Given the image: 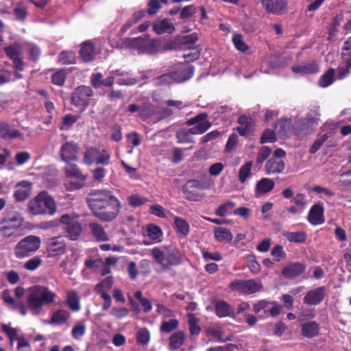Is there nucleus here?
I'll use <instances>...</instances> for the list:
<instances>
[{
  "instance_id": "nucleus-1",
  "label": "nucleus",
  "mask_w": 351,
  "mask_h": 351,
  "mask_svg": "<svg viewBox=\"0 0 351 351\" xmlns=\"http://www.w3.org/2000/svg\"><path fill=\"white\" fill-rule=\"evenodd\" d=\"M86 200L93 215L104 222L114 220L121 208L120 200L108 189L92 190Z\"/></svg>"
},
{
  "instance_id": "nucleus-2",
  "label": "nucleus",
  "mask_w": 351,
  "mask_h": 351,
  "mask_svg": "<svg viewBox=\"0 0 351 351\" xmlns=\"http://www.w3.org/2000/svg\"><path fill=\"white\" fill-rule=\"evenodd\" d=\"M56 294L47 287L40 285H34L28 289L25 306L22 302L16 303L13 308L17 310L21 315L25 316L29 309L33 315L40 314L43 305H49L55 302Z\"/></svg>"
},
{
  "instance_id": "nucleus-3",
  "label": "nucleus",
  "mask_w": 351,
  "mask_h": 351,
  "mask_svg": "<svg viewBox=\"0 0 351 351\" xmlns=\"http://www.w3.org/2000/svg\"><path fill=\"white\" fill-rule=\"evenodd\" d=\"M208 114L202 112L194 117L189 119L185 123L188 126H193L191 128H181L176 132V138L178 143H194L192 135L202 134L205 133L212 125L211 122L208 119Z\"/></svg>"
},
{
  "instance_id": "nucleus-4",
  "label": "nucleus",
  "mask_w": 351,
  "mask_h": 351,
  "mask_svg": "<svg viewBox=\"0 0 351 351\" xmlns=\"http://www.w3.org/2000/svg\"><path fill=\"white\" fill-rule=\"evenodd\" d=\"M151 255L161 266L162 271L170 269L171 267L178 266L183 261L182 252L177 247L171 245L155 247L151 250Z\"/></svg>"
},
{
  "instance_id": "nucleus-5",
  "label": "nucleus",
  "mask_w": 351,
  "mask_h": 351,
  "mask_svg": "<svg viewBox=\"0 0 351 351\" xmlns=\"http://www.w3.org/2000/svg\"><path fill=\"white\" fill-rule=\"evenodd\" d=\"M27 210L32 216H52L57 212V204L47 191H42L27 203Z\"/></svg>"
},
{
  "instance_id": "nucleus-6",
  "label": "nucleus",
  "mask_w": 351,
  "mask_h": 351,
  "mask_svg": "<svg viewBox=\"0 0 351 351\" xmlns=\"http://www.w3.org/2000/svg\"><path fill=\"white\" fill-rule=\"evenodd\" d=\"M41 239L36 235H28L21 239L14 247V256L19 259L32 256L40 247Z\"/></svg>"
},
{
  "instance_id": "nucleus-7",
  "label": "nucleus",
  "mask_w": 351,
  "mask_h": 351,
  "mask_svg": "<svg viewBox=\"0 0 351 351\" xmlns=\"http://www.w3.org/2000/svg\"><path fill=\"white\" fill-rule=\"evenodd\" d=\"M313 114V116H306L300 119L294 124L293 133L298 138H303L314 132L315 127L317 125L319 121L320 114L317 110H315Z\"/></svg>"
},
{
  "instance_id": "nucleus-8",
  "label": "nucleus",
  "mask_w": 351,
  "mask_h": 351,
  "mask_svg": "<svg viewBox=\"0 0 351 351\" xmlns=\"http://www.w3.org/2000/svg\"><path fill=\"white\" fill-rule=\"evenodd\" d=\"M83 162L88 166H108L110 164V154L106 149L90 146L86 147L83 153Z\"/></svg>"
},
{
  "instance_id": "nucleus-9",
  "label": "nucleus",
  "mask_w": 351,
  "mask_h": 351,
  "mask_svg": "<svg viewBox=\"0 0 351 351\" xmlns=\"http://www.w3.org/2000/svg\"><path fill=\"white\" fill-rule=\"evenodd\" d=\"M93 96V89L88 86L81 85L74 89L71 96L72 105L84 112L90 105V99Z\"/></svg>"
},
{
  "instance_id": "nucleus-10",
  "label": "nucleus",
  "mask_w": 351,
  "mask_h": 351,
  "mask_svg": "<svg viewBox=\"0 0 351 351\" xmlns=\"http://www.w3.org/2000/svg\"><path fill=\"white\" fill-rule=\"evenodd\" d=\"M65 176L69 178H74L66 184V189L69 191L82 188L86 180L87 176L82 174L78 166L75 164H69L64 169Z\"/></svg>"
},
{
  "instance_id": "nucleus-11",
  "label": "nucleus",
  "mask_w": 351,
  "mask_h": 351,
  "mask_svg": "<svg viewBox=\"0 0 351 351\" xmlns=\"http://www.w3.org/2000/svg\"><path fill=\"white\" fill-rule=\"evenodd\" d=\"M229 288L233 291H238L244 295L253 294L262 289V285L254 280H234L229 285Z\"/></svg>"
},
{
  "instance_id": "nucleus-12",
  "label": "nucleus",
  "mask_w": 351,
  "mask_h": 351,
  "mask_svg": "<svg viewBox=\"0 0 351 351\" xmlns=\"http://www.w3.org/2000/svg\"><path fill=\"white\" fill-rule=\"evenodd\" d=\"M282 306L279 305L276 302H269L266 300H261L253 305V311L256 314H258L263 311L265 315L271 317H276L280 315Z\"/></svg>"
},
{
  "instance_id": "nucleus-13",
  "label": "nucleus",
  "mask_w": 351,
  "mask_h": 351,
  "mask_svg": "<svg viewBox=\"0 0 351 351\" xmlns=\"http://www.w3.org/2000/svg\"><path fill=\"white\" fill-rule=\"evenodd\" d=\"M80 147L77 143L73 141L63 143L60 149V156L62 161L69 164L77 160Z\"/></svg>"
},
{
  "instance_id": "nucleus-14",
  "label": "nucleus",
  "mask_w": 351,
  "mask_h": 351,
  "mask_svg": "<svg viewBox=\"0 0 351 351\" xmlns=\"http://www.w3.org/2000/svg\"><path fill=\"white\" fill-rule=\"evenodd\" d=\"M203 185L198 180H189L182 187V193L186 199L197 202L202 198L198 190L203 189Z\"/></svg>"
},
{
  "instance_id": "nucleus-15",
  "label": "nucleus",
  "mask_w": 351,
  "mask_h": 351,
  "mask_svg": "<svg viewBox=\"0 0 351 351\" xmlns=\"http://www.w3.org/2000/svg\"><path fill=\"white\" fill-rule=\"evenodd\" d=\"M60 222L66 225L65 230L71 240L75 241L78 239L82 231V226L78 221L71 219L69 215L64 214L61 216Z\"/></svg>"
},
{
  "instance_id": "nucleus-16",
  "label": "nucleus",
  "mask_w": 351,
  "mask_h": 351,
  "mask_svg": "<svg viewBox=\"0 0 351 351\" xmlns=\"http://www.w3.org/2000/svg\"><path fill=\"white\" fill-rule=\"evenodd\" d=\"M194 70V66L187 62L179 64L176 70L171 71L175 83H183L190 80L193 75Z\"/></svg>"
},
{
  "instance_id": "nucleus-17",
  "label": "nucleus",
  "mask_w": 351,
  "mask_h": 351,
  "mask_svg": "<svg viewBox=\"0 0 351 351\" xmlns=\"http://www.w3.org/2000/svg\"><path fill=\"white\" fill-rule=\"evenodd\" d=\"M23 222V217L20 212L15 208H8L4 216L0 221V224H8L16 229L19 228Z\"/></svg>"
},
{
  "instance_id": "nucleus-18",
  "label": "nucleus",
  "mask_w": 351,
  "mask_h": 351,
  "mask_svg": "<svg viewBox=\"0 0 351 351\" xmlns=\"http://www.w3.org/2000/svg\"><path fill=\"white\" fill-rule=\"evenodd\" d=\"M48 257H54L61 255L66 252V243L60 237L50 238L46 245Z\"/></svg>"
},
{
  "instance_id": "nucleus-19",
  "label": "nucleus",
  "mask_w": 351,
  "mask_h": 351,
  "mask_svg": "<svg viewBox=\"0 0 351 351\" xmlns=\"http://www.w3.org/2000/svg\"><path fill=\"white\" fill-rule=\"evenodd\" d=\"M128 112L132 114L138 112V117L142 121H146L148 119L154 117L155 113V108L152 104H143L142 105L130 104L128 107Z\"/></svg>"
},
{
  "instance_id": "nucleus-20",
  "label": "nucleus",
  "mask_w": 351,
  "mask_h": 351,
  "mask_svg": "<svg viewBox=\"0 0 351 351\" xmlns=\"http://www.w3.org/2000/svg\"><path fill=\"white\" fill-rule=\"evenodd\" d=\"M326 295V287L324 286L319 287L306 293L304 303L308 306L318 305L324 300Z\"/></svg>"
},
{
  "instance_id": "nucleus-21",
  "label": "nucleus",
  "mask_w": 351,
  "mask_h": 351,
  "mask_svg": "<svg viewBox=\"0 0 351 351\" xmlns=\"http://www.w3.org/2000/svg\"><path fill=\"white\" fill-rule=\"evenodd\" d=\"M308 221L313 226L321 225L324 223V208L321 203L313 204L308 215Z\"/></svg>"
},
{
  "instance_id": "nucleus-22",
  "label": "nucleus",
  "mask_w": 351,
  "mask_h": 351,
  "mask_svg": "<svg viewBox=\"0 0 351 351\" xmlns=\"http://www.w3.org/2000/svg\"><path fill=\"white\" fill-rule=\"evenodd\" d=\"M306 269V265L300 262L291 263L282 269V275L287 279H293L302 274Z\"/></svg>"
},
{
  "instance_id": "nucleus-23",
  "label": "nucleus",
  "mask_w": 351,
  "mask_h": 351,
  "mask_svg": "<svg viewBox=\"0 0 351 351\" xmlns=\"http://www.w3.org/2000/svg\"><path fill=\"white\" fill-rule=\"evenodd\" d=\"M263 7L269 13L281 15L285 13L287 4L283 0H261Z\"/></svg>"
},
{
  "instance_id": "nucleus-24",
  "label": "nucleus",
  "mask_w": 351,
  "mask_h": 351,
  "mask_svg": "<svg viewBox=\"0 0 351 351\" xmlns=\"http://www.w3.org/2000/svg\"><path fill=\"white\" fill-rule=\"evenodd\" d=\"M31 191L32 183L26 180H23L16 184V190L14 193V197L17 202L25 201L30 196Z\"/></svg>"
},
{
  "instance_id": "nucleus-25",
  "label": "nucleus",
  "mask_w": 351,
  "mask_h": 351,
  "mask_svg": "<svg viewBox=\"0 0 351 351\" xmlns=\"http://www.w3.org/2000/svg\"><path fill=\"white\" fill-rule=\"evenodd\" d=\"M285 169V162L281 159L276 158L269 159L265 165V170L267 175L280 174L283 173Z\"/></svg>"
},
{
  "instance_id": "nucleus-26",
  "label": "nucleus",
  "mask_w": 351,
  "mask_h": 351,
  "mask_svg": "<svg viewBox=\"0 0 351 351\" xmlns=\"http://www.w3.org/2000/svg\"><path fill=\"white\" fill-rule=\"evenodd\" d=\"M71 317L69 311L64 309H58L54 311L49 320H46L45 323L51 325L62 326L67 324Z\"/></svg>"
},
{
  "instance_id": "nucleus-27",
  "label": "nucleus",
  "mask_w": 351,
  "mask_h": 351,
  "mask_svg": "<svg viewBox=\"0 0 351 351\" xmlns=\"http://www.w3.org/2000/svg\"><path fill=\"white\" fill-rule=\"evenodd\" d=\"M216 315L219 318L233 317L234 310L233 307L224 300H219L214 305Z\"/></svg>"
},
{
  "instance_id": "nucleus-28",
  "label": "nucleus",
  "mask_w": 351,
  "mask_h": 351,
  "mask_svg": "<svg viewBox=\"0 0 351 351\" xmlns=\"http://www.w3.org/2000/svg\"><path fill=\"white\" fill-rule=\"evenodd\" d=\"M319 324L315 321H310L302 324L301 334L303 337L312 339L319 335Z\"/></svg>"
},
{
  "instance_id": "nucleus-29",
  "label": "nucleus",
  "mask_w": 351,
  "mask_h": 351,
  "mask_svg": "<svg viewBox=\"0 0 351 351\" xmlns=\"http://www.w3.org/2000/svg\"><path fill=\"white\" fill-rule=\"evenodd\" d=\"M239 126L237 128V132L242 136L247 137L253 132V124L252 119L245 115H241L238 119Z\"/></svg>"
},
{
  "instance_id": "nucleus-30",
  "label": "nucleus",
  "mask_w": 351,
  "mask_h": 351,
  "mask_svg": "<svg viewBox=\"0 0 351 351\" xmlns=\"http://www.w3.org/2000/svg\"><path fill=\"white\" fill-rule=\"evenodd\" d=\"M319 65L314 60L308 63H304L301 65L293 66L291 68V71L294 73L301 75L317 73L319 72Z\"/></svg>"
},
{
  "instance_id": "nucleus-31",
  "label": "nucleus",
  "mask_w": 351,
  "mask_h": 351,
  "mask_svg": "<svg viewBox=\"0 0 351 351\" xmlns=\"http://www.w3.org/2000/svg\"><path fill=\"white\" fill-rule=\"evenodd\" d=\"M275 186L274 182L269 178H261L256 184L255 195L258 197L272 191Z\"/></svg>"
},
{
  "instance_id": "nucleus-32",
  "label": "nucleus",
  "mask_w": 351,
  "mask_h": 351,
  "mask_svg": "<svg viewBox=\"0 0 351 351\" xmlns=\"http://www.w3.org/2000/svg\"><path fill=\"white\" fill-rule=\"evenodd\" d=\"M80 56L84 62H90L95 58V49L90 41H85L82 44L80 51Z\"/></svg>"
},
{
  "instance_id": "nucleus-33",
  "label": "nucleus",
  "mask_w": 351,
  "mask_h": 351,
  "mask_svg": "<svg viewBox=\"0 0 351 351\" xmlns=\"http://www.w3.org/2000/svg\"><path fill=\"white\" fill-rule=\"evenodd\" d=\"M153 30L158 35L174 32L175 27L168 19H164L160 21H155L152 25Z\"/></svg>"
},
{
  "instance_id": "nucleus-34",
  "label": "nucleus",
  "mask_w": 351,
  "mask_h": 351,
  "mask_svg": "<svg viewBox=\"0 0 351 351\" xmlns=\"http://www.w3.org/2000/svg\"><path fill=\"white\" fill-rule=\"evenodd\" d=\"M89 229L91 234L97 241H108V236L105 231L104 227L98 223H90Z\"/></svg>"
},
{
  "instance_id": "nucleus-35",
  "label": "nucleus",
  "mask_w": 351,
  "mask_h": 351,
  "mask_svg": "<svg viewBox=\"0 0 351 351\" xmlns=\"http://www.w3.org/2000/svg\"><path fill=\"white\" fill-rule=\"evenodd\" d=\"M22 133L14 129H11L5 122H0V138L3 139H14L20 138Z\"/></svg>"
},
{
  "instance_id": "nucleus-36",
  "label": "nucleus",
  "mask_w": 351,
  "mask_h": 351,
  "mask_svg": "<svg viewBox=\"0 0 351 351\" xmlns=\"http://www.w3.org/2000/svg\"><path fill=\"white\" fill-rule=\"evenodd\" d=\"M291 121L287 118H281L276 122L275 131L281 138L289 136V132L291 128Z\"/></svg>"
},
{
  "instance_id": "nucleus-37",
  "label": "nucleus",
  "mask_w": 351,
  "mask_h": 351,
  "mask_svg": "<svg viewBox=\"0 0 351 351\" xmlns=\"http://www.w3.org/2000/svg\"><path fill=\"white\" fill-rule=\"evenodd\" d=\"M185 339V333L182 330L173 333L169 338V349L171 350H178L184 344Z\"/></svg>"
},
{
  "instance_id": "nucleus-38",
  "label": "nucleus",
  "mask_w": 351,
  "mask_h": 351,
  "mask_svg": "<svg viewBox=\"0 0 351 351\" xmlns=\"http://www.w3.org/2000/svg\"><path fill=\"white\" fill-rule=\"evenodd\" d=\"M282 236L291 243H304L307 239V234L304 231L284 232Z\"/></svg>"
},
{
  "instance_id": "nucleus-39",
  "label": "nucleus",
  "mask_w": 351,
  "mask_h": 351,
  "mask_svg": "<svg viewBox=\"0 0 351 351\" xmlns=\"http://www.w3.org/2000/svg\"><path fill=\"white\" fill-rule=\"evenodd\" d=\"M66 303L72 311L77 312L81 308L80 298L75 291H71L67 293Z\"/></svg>"
},
{
  "instance_id": "nucleus-40",
  "label": "nucleus",
  "mask_w": 351,
  "mask_h": 351,
  "mask_svg": "<svg viewBox=\"0 0 351 351\" xmlns=\"http://www.w3.org/2000/svg\"><path fill=\"white\" fill-rule=\"evenodd\" d=\"M113 284V277L112 276H108L96 285L95 291L99 295L102 293H108V291L111 289Z\"/></svg>"
},
{
  "instance_id": "nucleus-41",
  "label": "nucleus",
  "mask_w": 351,
  "mask_h": 351,
  "mask_svg": "<svg viewBox=\"0 0 351 351\" xmlns=\"http://www.w3.org/2000/svg\"><path fill=\"white\" fill-rule=\"evenodd\" d=\"M27 1H19L16 3L13 12L16 19L23 21L28 15L27 6L26 3Z\"/></svg>"
},
{
  "instance_id": "nucleus-42",
  "label": "nucleus",
  "mask_w": 351,
  "mask_h": 351,
  "mask_svg": "<svg viewBox=\"0 0 351 351\" xmlns=\"http://www.w3.org/2000/svg\"><path fill=\"white\" fill-rule=\"evenodd\" d=\"M214 233L216 239L219 242L230 243L232 240L231 232L226 228H216Z\"/></svg>"
},
{
  "instance_id": "nucleus-43",
  "label": "nucleus",
  "mask_w": 351,
  "mask_h": 351,
  "mask_svg": "<svg viewBox=\"0 0 351 351\" xmlns=\"http://www.w3.org/2000/svg\"><path fill=\"white\" fill-rule=\"evenodd\" d=\"M147 235L154 243H158L162 240V231L159 226L149 224L147 228Z\"/></svg>"
},
{
  "instance_id": "nucleus-44",
  "label": "nucleus",
  "mask_w": 351,
  "mask_h": 351,
  "mask_svg": "<svg viewBox=\"0 0 351 351\" xmlns=\"http://www.w3.org/2000/svg\"><path fill=\"white\" fill-rule=\"evenodd\" d=\"M187 317L191 335H198L201 332V328L199 326V319L196 317L193 313L188 314Z\"/></svg>"
},
{
  "instance_id": "nucleus-45",
  "label": "nucleus",
  "mask_w": 351,
  "mask_h": 351,
  "mask_svg": "<svg viewBox=\"0 0 351 351\" xmlns=\"http://www.w3.org/2000/svg\"><path fill=\"white\" fill-rule=\"evenodd\" d=\"M335 71L334 69H329L324 75H322L319 80V85L322 88H326L332 84L334 82Z\"/></svg>"
},
{
  "instance_id": "nucleus-46",
  "label": "nucleus",
  "mask_w": 351,
  "mask_h": 351,
  "mask_svg": "<svg viewBox=\"0 0 351 351\" xmlns=\"http://www.w3.org/2000/svg\"><path fill=\"white\" fill-rule=\"evenodd\" d=\"M176 84L171 71L162 74L154 80L156 86H165Z\"/></svg>"
},
{
  "instance_id": "nucleus-47",
  "label": "nucleus",
  "mask_w": 351,
  "mask_h": 351,
  "mask_svg": "<svg viewBox=\"0 0 351 351\" xmlns=\"http://www.w3.org/2000/svg\"><path fill=\"white\" fill-rule=\"evenodd\" d=\"M66 78V72L65 69L56 70L51 76V83L58 86H64Z\"/></svg>"
},
{
  "instance_id": "nucleus-48",
  "label": "nucleus",
  "mask_w": 351,
  "mask_h": 351,
  "mask_svg": "<svg viewBox=\"0 0 351 351\" xmlns=\"http://www.w3.org/2000/svg\"><path fill=\"white\" fill-rule=\"evenodd\" d=\"M174 225L177 232L183 236H186L189 232V224L186 220L180 217H174Z\"/></svg>"
},
{
  "instance_id": "nucleus-49",
  "label": "nucleus",
  "mask_w": 351,
  "mask_h": 351,
  "mask_svg": "<svg viewBox=\"0 0 351 351\" xmlns=\"http://www.w3.org/2000/svg\"><path fill=\"white\" fill-rule=\"evenodd\" d=\"M252 165L253 162L250 160L241 167L239 171V180L241 183H245L247 178L250 176Z\"/></svg>"
},
{
  "instance_id": "nucleus-50",
  "label": "nucleus",
  "mask_w": 351,
  "mask_h": 351,
  "mask_svg": "<svg viewBox=\"0 0 351 351\" xmlns=\"http://www.w3.org/2000/svg\"><path fill=\"white\" fill-rule=\"evenodd\" d=\"M86 324L84 322L81 321L75 324L71 330V336L74 339H80L86 333Z\"/></svg>"
},
{
  "instance_id": "nucleus-51",
  "label": "nucleus",
  "mask_w": 351,
  "mask_h": 351,
  "mask_svg": "<svg viewBox=\"0 0 351 351\" xmlns=\"http://www.w3.org/2000/svg\"><path fill=\"white\" fill-rule=\"evenodd\" d=\"M179 325V322L176 319H171L169 321H162L160 327V332L169 333L176 330Z\"/></svg>"
},
{
  "instance_id": "nucleus-52",
  "label": "nucleus",
  "mask_w": 351,
  "mask_h": 351,
  "mask_svg": "<svg viewBox=\"0 0 351 351\" xmlns=\"http://www.w3.org/2000/svg\"><path fill=\"white\" fill-rule=\"evenodd\" d=\"M43 263V260L40 256H36L29 259L23 265V268L28 271H35Z\"/></svg>"
},
{
  "instance_id": "nucleus-53",
  "label": "nucleus",
  "mask_w": 351,
  "mask_h": 351,
  "mask_svg": "<svg viewBox=\"0 0 351 351\" xmlns=\"http://www.w3.org/2000/svg\"><path fill=\"white\" fill-rule=\"evenodd\" d=\"M58 61L62 64H72L75 62V54L71 51H62L58 56Z\"/></svg>"
},
{
  "instance_id": "nucleus-54",
  "label": "nucleus",
  "mask_w": 351,
  "mask_h": 351,
  "mask_svg": "<svg viewBox=\"0 0 351 351\" xmlns=\"http://www.w3.org/2000/svg\"><path fill=\"white\" fill-rule=\"evenodd\" d=\"M136 340L141 345H147L150 340L149 330L145 327L141 328L136 333Z\"/></svg>"
},
{
  "instance_id": "nucleus-55",
  "label": "nucleus",
  "mask_w": 351,
  "mask_h": 351,
  "mask_svg": "<svg viewBox=\"0 0 351 351\" xmlns=\"http://www.w3.org/2000/svg\"><path fill=\"white\" fill-rule=\"evenodd\" d=\"M271 149L268 146H263L257 153L256 162L258 165H262L270 156Z\"/></svg>"
},
{
  "instance_id": "nucleus-56",
  "label": "nucleus",
  "mask_w": 351,
  "mask_h": 351,
  "mask_svg": "<svg viewBox=\"0 0 351 351\" xmlns=\"http://www.w3.org/2000/svg\"><path fill=\"white\" fill-rule=\"evenodd\" d=\"M232 42L238 51L245 52L248 49L247 45L243 41V36L240 34H236L233 36Z\"/></svg>"
},
{
  "instance_id": "nucleus-57",
  "label": "nucleus",
  "mask_w": 351,
  "mask_h": 351,
  "mask_svg": "<svg viewBox=\"0 0 351 351\" xmlns=\"http://www.w3.org/2000/svg\"><path fill=\"white\" fill-rule=\"evenodd\" d=\"M277 141L276 133L270 129H265L261 137L260 143L265 144L267 143H274Z\"/></svg>"
},
{
  "instance_id": "nucleus-58",
  "label": "nucleus",
  "mask_w": 351,
  "mask_h": 351,
  "mask_svg": "<svg viewBox=\"0 0 351 351\" xmlns=\"http://www.w3.org/2000/svg\"><path fill=\"white\" fill-rule=\"evenodd\" d=\"M291 202L302 210H304L307 205V199L303 193H298L291 199Z\"/></svg>"
},
{
  "instance_id": "nucleus-59",
  "label": "nucleus",
  "mask_w": 351,
  "mask_h": 351,
  "mask_svg": "<svg viewBox=\"0 0 351 351\" xmlns=\"http://www.w3.org/2000/svg\"><path fill=\"white\" fill-rule=\"evenodd\" d=\"M236 204L232 201H228L221 204L215 211V215L219 217H225L229 209L233 208Z\"/></svg>"
},
{
  "instance_id": "nucleus-60",
  "label": "nucleus",
  "mask_w": 351,
  "mask_h": 351,
  "mask_svg": "<svg viewBox=\"0 0 351 351\" xmlns=\"http://www.w3.org/2000/svg\"><path fill=\"white\" fill-rule=\"evenodd\" d=\"M173 114V112L171 109L167 108H160L157 110L155 109L154 117H155L156 121H160L172 116Z\"/></svg>"
},
{
  "instance_id": "nucleus-61",
  "label": "nucleus",
  "mask_w": 351,
  "mask_h": 351,
  "mask_svg": "<svg viewBox=\"0 0 351 351\" xmlns=\"http://www.w3.org/2000/svg\"><path fill=\"white\" fill-rule=\"evenodd\" d=\"M197 12V8L193 5H186L182 8L180 12V19H186L193 16Z\"/></svg>"
},
{
  "instance_id": "nucleus-62",
  "label": "nucleus",
  "mask_w": 351,
  "mask_h": 351,
  "mask_svg": "<svg viewBox=\"0 0 351 351\" xmlns=\"http://www.w3.org/2000/svg\"><path fill=\"white\" fill-rule=\"evenodd\" d=\"M328 137L329 136L327 134H324L319 138L316 139L309 149V153L311 154H315L321 148Z\"/></svg>"
},
{
  "instance_id": "nucleus-63",
  "label": "nucleus",
  "mask_w": 351,
  "mask_h": 351,
  "mask_svg": "<svg viewBox=\"0 0 351 351\" xmlns=\"http://www.w3.org/2000/svg\"><path fill=\"white\" fill-rule=\"evenodd\" d=\"M147 202V199L139 195H132L128 198L129 204L132 207H138L145 204Z\"/></svg>"
},
{
  "instance_id": "nucleus-64",
  "label": "nucleus",
  "mask_w": 351,
  "mask_h": 351,
  "mask_svg": "<svg viewBox=\"0 0 351 351\" xmlns=\"http://www.w3.org/2000/svg\"><path fill=\"white\" fill-rule=\"evenodd\" d=\"M85 266L86 268L93 270L94 271H97L99 268L103 267L104 262L101 258H96V259H88L85 261Z\"/></svg>"
}]
</instances>
